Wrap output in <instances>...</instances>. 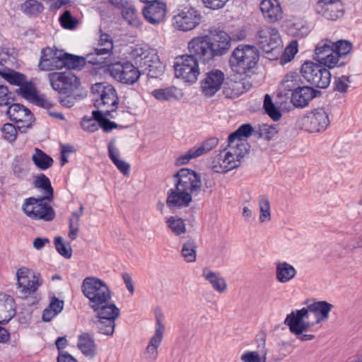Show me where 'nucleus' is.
I'll use <instances>...</instances> for the list:
<instances>
[{
    "label": "nucleus",
    "instance_id": "obj_61",
    "mask_svg": "<svg viewBox=\"0 0 362 362\" xmlns=\"http://www.w3.org/2000/svg\"><path fill=\"white\" fill-rule=\"evenodd\" d=\"M11 97L8 95V90L6 86H0V106L8 105Z\"/></svg>",
    "mask_w": 362,
    "mask_h": 362
},
{
    "label": "nucleus",
    "instance_id": "obj_37",
    "mask_svg": "<svg viewBox=\"0 0 362 362\" xmlns=\"http://www.w3.org/2000/svg\"><path fill=\"white\" fill-rule=\"evenodd\" d=\"M121 13L123 19L127 21L129 25L136 28L141 27V23L134 5L128 2L121 9Z\"/></svg>",
    "mask_w": 362,
    "mask_h": 362
},
{
    "label": "nucleus",
    "instance_id": "obj_58",
    "mask_svg": "<svg viewBox=\"0 0 362 362\" xmlns=\"http://www.w3.org/2000/svg\"><path fill=\"white\" fill-rule=\"evenodd\" d=\"M13 171L15 176L19 179H24L28 174V168L18 162L13 164Z\"/></svg>",
    "mask_w": 362,
    "mask_h": 362
},
{
    "label": "nucleus",
    "instance_id": "obj_24",
    "mask_svg": "<svg viewBox=\"0 0 362 362\" xmlns=\"http://www.w3.org/2000/svg\"><path fill=\"white\" fill-rule=\"evenodd\" d=\"M260 10L264 18L269 23H275L283 18L284 12L279 0H262Z\"/></svg>",
    "mask_w": 362,
    "mask_h": 362
},
{
    "label": "nucleus",
    "instance_id": "obj_6",
    "mask_svg": "<svg viewBox=\"0 0 362 362\" xmlns=\"http://www.w3.org/2000/svg\"><path fill=\"white\" fill-rule=\"evenodd\" d=\"M93 100L97 110L93 112H105L107 116L115 118L114 114L119 105V97L116 89L110 84L98 83L92 86Z\"/></svg>",
    "mask_w": 362,
    "mask_h": 362
},
{
    "label": "nucleus",
    "instance_id": "obj_9",
    "mask_svg": "<svg viewBox=\"0 0 362 362\" xmlns=\"http://www.w3.org/2000/svg\"><path fill=\"white\" fill-rule=\"evenodd\" d=\"M81 290L83 295L88 299V305L91 309L112 300V293L109 287L98 278L86 277L83 281Z\"/></svg>",
    "mask_w": 362,
    "mask_h": 362
},
{
    "label": "nucleus",
    "instance_id": "obj_10",
    "mask_svg": "<svg viewBox=\"0 0 362 362\" xmlns=\"http://www.w3.org/2000/svg\"><path fill=\"white\" fill-rule=\"evenodd\" d=\"M45 201L47 199L43 197H29L25 199L22 210L28 217L33 220L52 221L55 218L56 213Z\"/></svg>",
    "mask_w": 362,
    "mask_h": 362
},
{
    "label": "nucleus",
    "instance_id": "obj_56",
    "mask_svg": "<svg viewBox=\"0 0 362 362\" xmlns=\"http://www.w3.org/2000/svg\"><path fill=\"white\" fill-rule=\"evenodd\" d=\"M99 122L93 116V118L84 117L81 122L82 128L89 132H94L99 128Z\"/></svg>",
    "mask_w": 362,
    "mask_h": 362
},
{
    "label": "nucleus",
    "instance_id": "obj_4",
    "mask_svg": "<svg viewBox=\"0 0 362 362\" xmlns=\"http://www.w3.org/2000/svg\"><path fill=\"white\" fill-rule=\"evenodd\" d=\"M353 44L346 40L332 41L329 38L321 39L315 45L314 59L328 69L345 65L344 58L351 52Z\"/></svg>",
    "mask_w": 362,
    "mask_h": 362
},
{
    "label": "nucleus",
    "instance_id": "obj_20",
    "mask_svg": "<svg viewBox=\"0 0 362 362\" xmlns=\"http://www.w3.org/2000/svg\"><path fill=\"white\" fill-rule=\"evenodd\" d=\"M9 119L17 124L19 132H25L26 129L30 128L33 122V115L30 110L18 103L11 105L7 110Z\"/></svg>",
    "mask_w": 362,
    "mask_h": 362
},
{
    "label": "nucleus",
    "instance_id": "obj_17",
    "mask_svg": "<svg viewBox=\"0 0 362 362\" xmlns=\"http://www.w3.org/2000/svg\"><path fill=\"white\" fill-rule=\"evenodd\" d=\"M52 88L60 94L71 93L80 86V81L71 72H52L48 74Z\"/></svg>",
    "mask_w": 362,
    "mask_h": 362
},
{
    "label": "nucleus",
    "instance_id": "obj_32",
    "mask_svg": "<svg viewBox=\"0 0 362 362\" xmlns=\"http://www.w3.org/2000/svg\"><path fill=\"white\" fill-rule=\"evenodd\" d=\"M108 155L112 163L124 175H128L130 165L127 162L119 159V152L115 145V141H111L108 144Z\"/></svg>",
    "mask_w": 362,
    "mask_h": 362
},
{
    "label": "nucleus",
    "instance_id": "obj_2",
    "mask_svg": "<svg viewBox=\"0 0 362 362\" xmlns=\"http://www.w3.org/2000/svg\"><path fill=\"white\" fill-rule=\"evenodd\" d=\"M174 187L167 194L166 204L170 208H183L189 206L192 197L202 191L200 174L189 168L180 169L173 176Z\"/></svg>",
    "mask_w": 362,
    "mask_h": 362
},
{
    "label": "nucleus",
    "instance_id": "obj_53",
    "mask_svg": "<svg viewBox=\"0 0 362 362\" xmlns=\"http://www.w3.org/2000/svg\"><path fill=\"white\" fill-rule=\"evenodd\" d=\"M298 46L297 40H292L285 48L281 60L285 63L291 62L298 51Z\"/></svg>",
    "mask_w": 362,
    "mask_h": 362
},
{
    "label": "nucleus",
    "instance_id": "obj_29",
    "mask_svg": "<svg viewBox=\"0 0 362 362\" xmlns=\"http://www.w3.org/2000/svg\"><path fill=\"white\" fill-rule=\"evenodd\" d=\"M16 315L14 299L8 295H0V325L8 322Z\"/></svg>",
    "mask_w": 362,
    "mask_h": 362
},
{
    "label": "nucleus",
    "instance_id": "obj_21",
    "mask_svg": "<svg viewBox=\"0 0 362 362\" xmlns=\"http://www.w3.org/2000/svg\"><path fill=\"white\" fill-rule=\"evenodd\" d=\"M201 21V15L193 8H185L173 18L174 26L182 31H188L197 27Z\"/></svg>",
    "mask_w": 362,
    "mask_h": 362
},
{
    "label": "nucleus",
    "instance_id": "obj_50",
    "mask_svg": "<svg viewBox=\"0 0 362 362\" xmlns=\"http://www.w3.org/2000/svg\"><path fill=\"white\" fill-rule=\"evenodd\" d=\"M54 245L57 251L64 257L70 259L72 256V249L69 243L65 244L62 237L58 236L54 239Z\"/></svg>",
    "mask_w": 362,
    "mask_h": 362
},
{
    "label": "nucleus",
    "instance_id": "obj_15",
    "mask_svg": "<svg viewBox=\"0 0 362 362\" xmlns=\"http://www.w3.org/2000/svg\"><path fill=\"white\" fill-rule=\"evenodd\" d=\"M230 37L224 31L213 30L205 35V54L211 57L225 54L230 47Z\"/></svg>",
    "mask_w": 362,
    "mask_h": 362
},
{
    "label": "nucleus",
    "instance_id": "obj_59",
    "mask_svg": "<svg viewBox=\"0 0 362 362\" xmlns=\"http://www.w3.org/2000/svg\"><path fill=\"white\" fill-rule=\"evenodd\" d=\"M243 362H262L261 358L256 351H247L241 356Z\"/></svg>",
    "mask_w": 362,
    "mask_h": 362
},
{
    "label": "nucleus",
    "instance_id": "obj_44",
    "mask_svg": "<svg viewBox=\"0 0 362 362\" xmlns=\"http://www.w3.org/2000/svg\"><path fill=\"white\" fill-rule=\"evenodd\" d=\"M0 76L6 79L10 84L18 87L22 86L27 81L24 74L11 69L0 70Z\"/></svg>",
    "mask_w": 362,
    "mask_h": 362
},
{
    "label": "nucleus",
    "instance_id": "obj_18",
    "mask_svg": "<svg viewBox=\"0 0 362 362\" xmlns=\"http://www.w3.org/2000/svg\"><path fill=\"white\" fill-rule=\"evenodd\" d=\"M109 72L116 81L125 83L134 84L140 77L138 68L130 62H117L109 66Z\"/></svg>",
    "mask_w": 362,
    "mask_h": 362
},
{
    "label": "nucleus",
    "instance_id": "obj_30",
    "mask_svg": "<svg viewBox=\"0 0 362 362\" xmlns=\"http://www.w3.org/2000/svg\"><path fill=\"white\" fill-rule=\"evenodd\" d=\"M77 346L83 355L90 358H93L97 354V346L93 337L88 332L78 336Z\"/></svg>",
    "mask_w": 362,
    "mask_h": 362
},
{
    "label": "nucleus",
    "instance_id": "obj_23",
    "mask_svg": "<svg viewBox=\"0 0 362 362\" xmlns=\"http://www.w3.org/2000/svg\"><path fill=\"white\" fill-rule=\"evenodd\" d=\"M38 66L42 71H52L64 68L62 54L58 53L57 51L49 47L43 49Z\"/></svg>",
    "mask_w": 362,
    "mask_h": 362
},
{
    "label": "nucleus",
    "instance_id": "obj_33",
    "mask_svg": "<svg viewBox=\"0 0 362 362\" xmlns=\"http://www.w3.org/2000/svg\"><path fill=\"white\" fill-rule=\"evenodd\" d=\"M252 132L253 128L250 124H242L228 136V142L236 144L247 143L245 139L252 135Z\"/></svg>",
    "mask_w": 362,
    "mask_h": 362
},
{
    "label": "nucleus",
    "instance_id": "obj_13",
    "mask_svg": "<svg viewBox=\"0 0 362 362\" xmlns=\"http://www.w3.org/2000/svg\"><path fill=\"white\" fill-rule=\"evenodd\" d=\"M320 63L306 61L301 66V74L310 83L320 88H327L331 81L330 71Z\"/></svg>",
    "mask_w": 362,
    "mask_h": 362
},
{
    "label": "nucleus",
    "instance_id": "obj_48",
    "mask_svg": "<svg viewBox=\"0 0 362 362\" xmlns=\"http://www.w3.org/2000/svg\"><path fill=\"white\" fill-rule=\"evenodd\" d=\"M92 115L99 122V127L103 128V129L106 132H110L117 127L116 123L111 122L107 119L110 116L105 114V112H92Z\"/></svg>",
    "mask_w": 362,
    "mask_h": 362
},
{
    "label": "nucleus",
    "instance_id": "obj_5",
    "mask_svg": "<svg viewBox=\"0 0 362 362\" xmlns=\"http://www.w3.org/2000/svg\"><path fill=\"white\" fill-rule=\"evenodd\" d=\"M250 146L247 143L240 144L228 143L218 153L211 157L209 168L218 173H225L238 168L243 158L248 154Z\"/></svg>",
    "mask_w": 362,
    "mask_h": 362
},
{
    "label": "nucleus",
    "instance_id": "obj_26",
    "mask_svg": "<svg viewBox=\"0 0 362 362\" xmlns=\"http://www.w3.org/2000/svg\"><path fill=\"white\" fill-rule=\"evenodd\" d=\"M165 332V325L161 319L156 318V327L153 336L151 337L146 349V358L154 361L158 356V348L160 346Z\"/></svg>",
    "mask_w": 362,
    "mask_h": 362
},
{
    "label": "nucleus",
    "instance_id": "obj_25",
    "mask_svg": "<svg viewBox=\"0 0 362 362\" xmlns=\"http://www.w3.org/2000/svg\"><path fill=\"white\" fill-rule=\"evenodd\" d=\"M147 4L143 9L145 19L153 25L163 22L166 13L165 4L162 2H153Z\"/></svg>",
    "mask_w": 362,
    "mask_h": 362
},
{
    "label": "nucleus",
    "instance_id": "obj_55",
    "mask_svg": "<svg viewBox=\"0 0 362 362\" xmlns=\"http://www.w3.org/2000/svg\"><path fill=\"white\" fill-rule=\"evenodd\" d=\"M61 25L67 29H73L75 28L77 21L72 17L71 12L68 10L65 11L59 18Z\"/></svg>",
    "mask_w": 362,
    "mask_h": 362
},
{
    "label": "nucleus",
    "instance_id": "obj_45",
    "mask_svg": "<svg viewBox=\"0 0 362 362\" xmlns=\"http://www.w3.org/2000/svg\"><path fill=\"white\" fill-rule=\"evenodd\" d=\"M165 223L168 228L172 233L177 235H181L186 233V225L184 221L175 216H170L166 218Z\"/></svg>",
    "mask_w": 362,
    "mask_h": 362
},
{
    "label": "nucleus",
    "instance_id": "obj_1",
    "mask_svg": "<svg viewBox=\"0 0 362 362\" xmlns=\"http://www.w3.org/2000/svg\"><path fill=\"white\" fill-rule=\"evenodd\" d=\"M333 308L327 301H315L306 308L291 312L286 316L284 324L300 341H312L315 339L312 328L327 322Z\"/></svg>",
    "mask_w": 362,
    "mask_h": 362
},
{
    "label": "nucleus",
    "instance_id": "obj_41",
    "mask_svg": "<svg viewBox=\"0 0 362 362\" xmlns=\"http://www.w3.org/2000/svg\"><path fill=\"white\" fill-rule=\"evenodd\" d=\"M32 160L36 167L42 170H47L53 163V159L38 148L35 149V153L32 156Z\"/></svg>",
    "mask_w": 362,
    "mask_h": 362
},
{
    "label": "nucleus",
    "instance_id": "obj_36",
    "mask_svg": "<svg viewBox=\"0 0 362 362\" xmlns=\"http://www.w3.org/2000/svg\"><path fill=\"white\" fill-rule=\"evenodd\" d=\"M84 207L83 204L80 205L79 209L76 211L71 213V215L69 220V233L68 237L71 240H74L78 236L79 232L80 220L81 217L83 214Z\"/></svg>",
    "mask_w": 362,
    "mask_h": 362
},
{
    "label": "nucleus",
    "instance_id": "obj_49",
    "mask_svg": "<svg viewBox=\"0 0 362 362\" xmlns=\"http://www.w3.org/2000/svg\"><path fill=\"white\" fill-rule=\"evenodd\" d=\"M175 87L158 88L152 91V95L158 100H169L175 97Z\"/></svg>",
    "mask_w": 362,
    "mask_h": 362
},
{
    "label": "nucleus",
    "instance_id": "obj_64",
    "mask_svg": "<svg viewBox=\"0 0 362 362\" xmlns=\"http://www.w3.org/2000/svg\"><path fill=\"white\" fill-rule=\"evenodd\" d=\"M66 95L64 97H60L59 102L62 104V105L66 107H71L74 105L76 103V98L71 95V93L66 94Z\"/></svg>",
    "mask_w": 362,
    "mask_h": 362
},
{
    "label": "nucleus",
    "instance_id": "obj_63",
    "mask_svg": "<svg viewBox=\"0 0 362 362\" xmlns=\"http://www.w3.org/2000/svg\"><path fill=\"white\" fill-rule=\"evenodd\" d=\"M31 103L46 109L52 107V104L46 98L38 94L35 95V100H33Z\"/></svg>",
    "mask_w": 362,
    "mask_h": 362
},
{
    "label": "nucleus",
    "instance_id": "obj_7",
    "mask_svg": "<svg viewBox=\"0 0 362 362\" xmlns=\"http://www.w3.org/2000/svg\"><path fill=\"white\" fill-rule=\"evenodd\" d=\"M258 59V51L255 47L240 45L230 57V67L238 74H245L255 66Z\"/></svg>",
    "mask_w": 362,
    "mask_h": 362
},
{
    "label": "nucleus",
    "instance_id": "obj_11",
    "mask_svg": "<svg viewBox=\"0 0 362 362\" xmlns=\"http://www.w3.org/2000/svg\"><path fill=\"white\" fill-rule=\"evenodd\" d=\"M298 126L310 133H320L325 131L330 124L329 114L324 108H316L300 117Z\"/></svg>",
    "mask_w": 362,
    "mask_h": 362
},
{
    "label": "nucleus",
    "instance_id": "obj_42",
    "mask_svg": "<svg viewBox=\"0 0 362 362\" xmlns=\"http://www.w3.org/2000/svg\"><path fill=\"white\" fill-rule=\"evenodd\" d=\"M189 51L192 56L197 61L202 60L204 57V36H198L193 38L188 45Z\"/></svg>",
    "mask_w": 362,
    "mask_h": 362
},
{
    "label": "nucleus",
    "instance_id": "obj_46",
    "mask_svg": "<svg viewBox=\"0 0 362 362\" xmlns=\"http://www.w3.org/2000/svg\"><path fill=\"white\" fill-rule=\"evenodd\" d=\"M16 92L18 95L30 102L35 100V95L37 94L35 85L31 81H28L21 86Z\"/></svg>",
    "mask_w": 362,
    "mask_h": 362
},
{
    "label": "nucleus",
    "instance_id": "obj_27",
    "mask_svg": "<svg viewBox=\"0 0 362 362\" xmlns=\"http://www.w3.org/2000/svg\"><path fill=\"white\" fill-rule=\"evenodd\" d=\"M225 76L224 74L218 69L209 72L205 77V96H213L220 90Z\"/></svg>",
    "mask_w": 362,
    "mask_h": 362
},
{
    "label": "nucleus",
    "instance_id": "obj_51",
    "mask_svg": "<svg viewBox=\"0 0 362 362\" xmlns=\"http://www.w3.org/2000/svg\"><path fill=\"white\" fill-rule=\"evenodd\" d=\"M264 107L265 109L266 112L274 120L277 121L281 118V114L274 106V105L272 103V98L269 95H266L264 96Z\"/></svg>",
    "mask_w": 362,
    "mask_h": 362
},
{
    "label": "nucleus",
    "instance_id": "obj_28",
    "mask_svg": "<svg viewBox=\"0 0 362 362\" xmlns=\"http://www.w3.org/2000/svg\"><path fill=\"white\" fill-rule=\"evenodd\" d=\"M315 97V91L313 88L309 86L298 87L292 93L291 102L296 107H304Z\"/></svg>",
    "mask_w": 362,
    "mask_h": 362
},
{
    "label": "nucleus",
    "instance_id": "obj_62",
    "mask_svg": "<svg viewBox=\"0 0 362 362\" xmlns=\"http://www.w3.org/2000/svg\"><path fill=\"white\" fill-rule=\"evenodd\" d=\"M228 0H205V7L216 10L224 6Z\"/></svg>",
    "mask_w": 362,
    "mask_h": 362
},
{
    "label": "nucleus",
    "instance_id": "obj_47",
    "mask_svg": "<svg viewBox=\"0 0 362 362\" xmlns=\"http://www.w3.org/2000/svg\"><path fill=\"white\" fill-rule=\"evenodd\" d=\"M181 254L187 262H194L197 257V246L192 241H188L183 244Z\"/></svg>",
    "mask_w": 362,
    "mask_h": 362
},
{
    "label": "nucleus",
    "instance_id": "obj_35",
    "mask_svg": "<svg viewBox=\"0 0 362 362\" xmlns=\"http://www.w3.org/2000/svg\"><path fill=\"white\" fill-rule=\"evenodd\" d=\"M205 279L207 280L212 288L219 293L226 292L228 288L227 282L220 272L209 271L205 274Z\"/></svg>",
    "mask_w": 362,
    "mask_h": 362
},
{
    "label": "nucleus",
    "instance_id": "obj_52",
    "mask_svg": "<svg viewBox=\"0 0 362 362\" xmlns=\"http://www.w3.org/2000/svg\"><path fill=\"white\" fill-rule=\"evenodd\" d=\"M18 129L16 126H14L10 123H6L2 127V133L4 138L9 142H13L16 139L17 133Z\"/></svg>",
    "mask_w": 362,
    "mask_h": 362
},
{
    "label": "nucleus",
    "instance_id": "obj_19",
    "mask_svg": "<svg viewBox=\"0 0 362 362\" xmlns=\"http://www.w3.org/2000/svg\"><path fill=\"white\" fill-rule=\"evenodd\" d=\"M256 40L259 46L266 52H271L282 45L279 30L271 26L261 27L257 33Z\"/></svg>",
    "mask_w": 362,
    "mask_h": 362
},
{
    "label": "nucleus",
    "instance_id": "obj_39",
    "mask_svg": "<svg viewBox=\"0 0 362 362\" xmlns=\"http://www.w3.org/2000/svg\"><path fill=\"white\" fill-rule=\"evenodd\" d=\"M62 59L64 64V67L68 69H81L88 62L87 55L86 57H82L68 53L62 54Z\"/></svg>",
    "mask_w": 362,
    "mask_h": 362
},
{
    "label": "nucleus",
    "instance_id": "obj_43",
    "mask_svg": "<svg viewBox=\"0 0 362 362\" xmlns=\"http://www.w3.org/2000/svg\"><path fill=\"white\" fill-rule=\"evenodd\" d=\"M20 8L28 16H36L44 9L42 4L37 0H25L21 4Z\"/></svg>",
    "mask_w": 362,
    "mask_h": 362
},
{
    "label": "nucleus",
    "instance_id": "obj_31",
    "mask_svg": "<svg viewBox=\"0 0 362 362\" xmlns=\"http://www.w3.org/2000/svg\"><path fill=\"white\" fill-rule=\"evenodd\" d=\"M296 274L294 267L286 262H279L276 264V279L281 284L289 282Z\"/></svg>",
    "mask_w": 362,
    "mask_h": 362
},
{
    "label": "nucleus",
    "instance_id": "obj_12",
    "mask_svg": "<svg viewBox=\"0 0 362 362\" xmlns=\"http://www.w3.org/2000/svg\"><path fill=\"white\" fill-rule=\"evenodd\" d=\"M16 288L20 298H26L34 294L43 280L39 274H36L27 267H21L16 272Z\"/></svg>",
    "mask_w": 362,
    "mask_h": 362
},
{
    "label": "nucleus",
    "instance_id": "obj_16",
    "mask_svg": "<svg viewBox=\"0 0 362 362\" xmlns=\"http://www.w3.org/2000/svg\"><path fill=\"white\" fill-rule=\"evenodd\" d=\"M113 50V41L111 37L103 33L98 40L97 47L93 51L87 54V61L93 65L105 66L107 60L112 56Z\"/></svg>",
    "mask_w": 362,
    "mask_h": 362
},
{
    "label": "nucleus",
    "instance_id": "obj_8",
    "mask_svg": "<svg viewBox=\"0 0 362 362\" xmlns=\"http://www.w3.org/2000/svg\"><path fill=\"white\" fill-rule=\"evenodd\" d=\"M95 314L94 324L98 332L104 335L112 336L115 329V321L119 317L120 310L112 302L97 305L92 308Z\"/></svg>",
    "mask_w": 362,
    "mask_h": 362
},
{
    "label": "nucleus",
    "instance_id": "obj_40",
    "mask_svg": "<svg viewBox=\"0 0 362 362\" xmlns=\"http://www.w3.org/2000/svg\"><path fill=\"white\" fill-rule=\"evenodd\" d=\"M258 208L259 211V221L260 223L268 222L271 220L270 202L266 195H262L258 199Z\"/></svg>",
    "mask_w": 362,
    "mask_h": 362
},
{
    "label": "nucleus",
    "instance_id": "obj_38",
    "mask_svg": "<svg viewBox=\"0 0 362 362\" xmlns=\"http://www.w3.org/2000/svg\"><path fill=\"white\" fill-rule=\"evenodd\" d=\"M34 186L43 191L45 195L42 197L47 199V201L53 199V188L49 179L45 175L41 173L37 175L34 180Z\"/></svg>",
    "mask_w": 362,
    "mask_h": 362
},
{
    "label": "nucleus",
    "instance_id": "obj_57",
    "mask_svg": "<svg viewBox=\"0 0 362 362\" xmlns=\"http://www.w3.org/2000/svg\"><path fill=\"white\" fill-rule=\"evenodd\" d=\"M349 83V78L346 76H342L336 79L334 82L335 90L341 93H346Z\"/></svg>",
    "mask_w": 362,
    "mask_h": 362
},
{
    "label": "nucleus",
    "instance_id": "obj_14",
    "mask_svg": "<svg viewBox=\"0 0 362 362\" xmlns=\"http://www.w3.org/2000/svg\"><path fill=\"white\" fill-rule=\"evenodd\" d=\"M174 69L177 78L189 83L196 82L200 74L198 61L192 56L182 55L177 57Z\"/></svg>",
    "mask_w": 362,
    "mask_h": 362
},
{
    "label": "nucleus",
    "instance_id": "obj_22",
    "mask_svg": "<svg viewBox=\"0 0 362 362\" xmlns=\"http://www.w3.org/2000/svg\"><path fill=\"white\" fill-rule=\"evenodd\" d=\"M316 12L327 20L336 21L343 16L340 0H320L315 6Z\"/></svg>",
    "mask_w": 362,
    "mask_h": 362
},
{
    "label": "nucleus",
    "instance_id": "obj_3",
    "mask_svg": "<svg viewBox=\"0 0 362 362\" xmlns=\"http://www.w3.org/2000/svg\"><path fill=\"white\" fill-rule=\"evenodd\" d=\"M353 44L346 40L332 41L329 38L321 39L315 45L314 59L328 69L345 65L344 58L351 52Z\"/></svg>",
    "mask_w": 362,
    "mask_h": 362
},
{
    "label": "nucleus",
    "instance_id": "obj_60",
    "mask_svg": "<svg viewBox=\"0 0 362 362\" xmlns=\"http://www.w3.org/2000/svg\"><path fill=\"white\" fill-rule=\"evenodd\" d=\"M64 301L59 300L54 297L49 303L48 308L54 312V314H59L63 309Z\"/></svg>",
    "mask_w": 362,
    "mask_h": 362
},
{
    "label": "nucleus",
    "instance_id": "obj_34",
    "mask_svg": "<svg viewBox=\"0 0 362 362\" xmlns=\"http://www.w3.org/2000/svg\"><path fill=\"white\" fill-rule=\"evenodd\" d=\"M245 91L244 83L228 79L223 84V93L228 98L239 97Z\"/></svg>",
    "mask_w": 362,
    "mask_h": 362
},
{
    "label": "nucleus",
    "instance_id": "obj_54",
    "mask_svg": "<svg viewBox=\"0 0 362 362\" xmlns=\"http://www.w3.org/2000/svg\"><path fill=\"white\" fill-rule=\"evenodd\" d=\"M298 82V76L295 73H290L286 75L282 81V86L286 90H294Z\"/></svg>",
    "mask_w": 362,
    "mask_h": 362
}]
</instances>
